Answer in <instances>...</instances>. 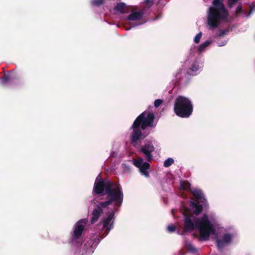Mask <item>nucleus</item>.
<instances>
[{
    "instance_id": "f03ea898",
    "label": "nucleus",
    "mask_w": 255,
    "mask_h": 255,
    "mask_svg": "<svg viewBox=\"0 0 255 255\" xmlns=\"http://www.w3.org/2000/svg\"><path fill=\"white\" fill-rule=\"evenodd\" d=\"M193 213L195 215L188 214L187 209L185 208L183 213L184 229L182 233L178 231V234H183L185 232H191L197 229L201 241H207L210 235H215L216 229L219 227L217 218L213 216H208L206 214L199 218L197 217L198 214Z\"/></svg>"
},
{
    "instance_id": "dca6fc26",
    "label": "nucleus",
    "mask_w": 255,
    "mask_h": 255,
    "mask_svg": "<svg viewBox=\"0 0 255 255\" xmlns=\"http://www.w3.org/2000/svg\"><path fill=\"white\" fill-rule=\"evenodd\" d=\"M126 7V4L124 3L121 2L117 4L115 6L114 9L116 11H118L121 13H123L124 12L125 9Z\"/></svg>"
},
{
    "instance_id": "6e6552de",
    "label": "nucleus",
    "mask_w": 255,
    "mask_h": 255,
    "mask_svg": "<svg viewBox=\"0 0 255 255\" xmlns=\"http://www.w3.org/2000/svg\"><path fill=\"white\" fill-rule=\"evenodd\" d=\"M220 230V233L216 236V242L218 248L221 249L232 243L235 234L227 231L223 228H221Z\"/></svg>"
},
{
    "instance_id": "6ab92c4d",
    "label": "nucleus",
    "mask_w": 255,
    "mask_h": 255,
    "mask_svg": "<svg viewBox=\"0 0 255 255\" xmlns=\"http://www.w3.org/2000/svg\"><path fill=\"white\" fill-rule=\"evenodd\" d=\"M174 162V160L172 158H168L166 159L164 162V166L165 167H169Z\"/></svg>"
},
{
    "instance_id": "393cba45",
    "label": "nucleus",
    "mask_w": 255,
    "mask_h": 255,
    "mask_svg": "<svg viewBox=\"0 0 255 255\" xmlns=\"http://www.w3.org/2000/svg\"><path fill=\"white\" fill-rule=\"evenodd\" d=\"M227 43V40H224L223 41H222L221 42H218V45L219 46H225Z\"/></svg>"
},
{
    "instance_id": "20e7f679",
    "label": "nucleus",
    "mask_w": 255,
    "mask_h": 255,
    "mask_svg": "<svg viewBox=\"0 0 255 255\" xmlns=\"http://www.w3.org/2000/svg\"><path fill=\"white\" fill-rule=\"evenodd\" d=\"M154 119V114L151 112H143L138 116L132 126V131L130 136L131 144L138 149L140 146V140L144 137L141 130L146 127L152 126Z\"/></svg>"
},
{
    "instance_id": "412c9836",
    "label": "nucleus",
    "mask_w": 255,
    "mask_h": 255,
    "mask_svg": "<svg viewBox=\"0 0 255 255\" xmlns=\"http://www.w3.org/2000/svg\"><path fill=\"white\" fill-rule=\"evenodd\" d=\"M202 33L201 32H199V33H198L196 36L195 37H194V41L196 43H198L199 42L201 38V37H202Z\"/></svg>"
},
{
    "instance_id": "aec40b11",
    "label": "nucleus",
    "mask_w": 255,
    "mask_h": 255,
    "mask_svg": "<svg viewBox=\"0 0 255 255\" xmlns=\"http://www.w3.org/2000/svg\"><path fill=\"white\" fill-rule=\"evenodd\" d=\"M240 0H228V6L230 8H232L236 3Z\"/></svg>"
},
{
    "instance_id": "39448f33",
    "label": "nucleus",
    "mask_w": 255,
    "mask_h": 255,
    "mask_svg": "<svg viewBox=\"0 0 255 255\" xmlns=\"http://www.w3.org/2000/svg\"><path fill=\"white\" fill-rule=\"evenodd\" d=\"M230 16L223 0H214L207 11V21L210 28L218 27L222 22L228 21Z\"/></svg>"
},
{
    "instance_id": "c85d7f7f",
    "label": "nucleus",
    "mask_w": 255,
    "mask_h": 255,
    "mask_svg": "<svg viewBox=\"0 0 255 255\" xmlns=\"http://www.w3.org/2000/svg\"><path fill=\"white\" fill-rule=\"evenodd\" d=\"M134 26H135V25H132V26H130V28H128L127 30H129L131 27H134Z\"/></svg>"
},
{
    "instance_id": "4be33fe9",
    "label": "nucleus",
    "mask_w": 255,
    "mask_h": 255,
    "mask_svg": "<svg viewBox=\"0 0 255 255\" xmlns=\"http://www.w3.org/2000/svg\"><path fill=\"white\" fill-rule=\"evenodd\" d=\"M190 186V184L188 182H181L180 183V188L183 190L187 189V188Z\"/></svg>"
},
{
    "instance_id": "bb28decb",
    "label": "nucleus",
    "mask_w": 255,
    "mask_h": 255,
    "mask_svg": "<svg viewBox=\"0 0 255 255\" xmlns=\"http://www.w3.org/2000/svg\"><path fill=\"white\" fill-rule=\"evenodd\" d=\"M144 2L148 6H151L152 4L151 0H144Z\"/></svg>"
},
{
    "instance_id": "7ed1b4c3",
    "label": "nucleus",
    "mask_w": 255,
    "mask_h": 255,
    "mask_svg": "<svg viewBox=\"0 0 255 255\" xmlns=\"http://www.w3.org/2000/svg\"><path fill=\"white\" fill-rule=\"evenodd\" d=\"M87 219L78 221L74 225L71 233L72 250L73 255H91L100 243L101 239L97 235H94L82 247L81 237L87 223Z\"/></svg>"
},
{
    "instance_id": "2eb2a0df",
    "label": "nucleus",
    "mask_w": 255,
    "mask_h": 255,
    "mask_svg": "<svg viewBox=\"0 0 255 255\" xmlns=\"http://www.w3.org/2000/svg\"><path fill=\"white\" fill-rule=\"evenodd\" d=\"M186 248L189 252L192 254L196 253L198 251V249L195 248L190 242L186 243Z\"/></svg>"
},
{
    "instance_id": "c756f323",
    "label": "nucleus",
    "mask_w": 255,
    "mask_h": 255,
    "mask_svg": "<svg viewBox=\"0 0 255 255\" xmlns=\"http://www.w3.org/2000/svg\"><path fill=\"white\" fill-rule=\"evenodd\" d=\"M172 214L174 215L173 210L172 211Z\"/></svg>"
},
{
    "instance_id": "9b49d317",
    "label": "nucleus",
    "mask_w": 255,
    "mask_h": 255,
    "mask_svg": "<svg viewBox=\"0 0 255 255\" xmlns=\"http://www.w3.org/2000/svg\"><path fill=\"white\" fill-rule=\"evenodd\" d=\"M250 6V11L247 12L246 10L243 8L242 3H240L235 10L236 15L238 17H249L252 12L255 10V4L253 3Z\"/></svg>"
},
{
    "instance_id": "0eeeda50",
    "label": "nucleus",
    "mask_w": 255,
    "mask_h": 255,
    "mask_svg": "<svg viewBox=\"0 0 255 255\" xmlns=\"http://www.w3.org/2000/svg\"><path fill=\"white\" fill-rule=\"evenodd\" d=\"M190 190L195 198L202 203L201 204H200L194 200H192L190 201V206L192 211L196 214H199L202 212L204 207L206 208L208 206L207 201L201 190L193 188L190 189Z\"/></svg>"
},
{
    "instance_id": "f8f14e48",
    "label": "nucleus",
    "mask_w": 255,
    "mask_h": 255,
    "mask_svg": "<svg viewBox=\"0 0 255 255\" xmlns=\"http://www.w3.org/2000/svg\"><path fill=\"white\" fill-rule=\"evenodd\" d=\"M202 67V62L199 59L196 60L191 64L188 72L190 75H196L201 70Z\"/></svg>"
},
{
    "instance_id": "1a4fd4ad",
    "label": "nucleus",
    "mask_w": 255,
    "mask_h": 255,
    "mask_svg": "<svg viewBox=\"0 0 255 255\" xmlns=\"http://www.w3.org/2000/svg\"><path fill=\"white\" fill-rule=\"evenodd\" d=\"M154 149L155 148L152 143L150 141H146L140 147V151L143 154L146 160L150 161L153 159L152 153L154 151Z\"/></svg>"
},
{
    "instance_id": "a211bd4d",
    "label": "nucleus",
    "mask_w": 255,
    "mask_h": 255,
    "mask_svg": "<svg viewBox=\"0 0 255 255\" xmlns=\"http://www.w3.org/2000/svg\"><path fill=\"white\" fill-rule=\"evenodd\" d=\"M10 79L9 75H4V76L0 79V83L1 84H5L7 83Z\"/></svg>"
},
{
    "instance_id": "7c9ffc66",
    "label": "nucleus",
    "mask_w": 255,
    "mask_h": 255,
    "mask_svg": "<svg viewBox=\"0 0 255 255\" xmlns=\"http://www.w3.org/2000/svg\"><path fill=\"white\" fill-rule=\"evenodd\" d=\"M142 23H140L139 24H137L136 25H139V24H141Z\"/></svg>"
},
{
    "instance_id": "9d476101",
    "label": "nucleus",
    "mask_w": 255,
    "mask_h": 255,
    "mask_svg": "<svg viewBox=\"0 0 255 255\" xmlns=\"http://www.w3.org/2000/svg\"><path fill=\"white\" fill-rule=\"evenodd\" d=\"M133 164L139 168L140 173L145 177H149L148 169L150 168L149 164L143 161L142 158H138L133 161Z\"/></svg>"
},
{
    "instance_id": "ddd939ff",
    "label": "nucleus",
    "mask_w": 255,
    "mask_h": 255,
    "mask_svg": "<svg viewBox=\"0 0 255 255\" xmlns=\"http://www.w3.org/2000/svg\"><path fill=\"white\" fill-rule=\"evenodd\" d=\"M143 16V12L142 10H132L128 15L127 19L129 21H139Z\"/></svg>"
},
{
    "instance_id": "a878e982",
    "label": "nucleus",
    "mask_w": 255,
    "mask_h": 255,
    "mask_svg": "<svg viewBox=\"0 0 255 255\" xmlns=\"http://www.w3.org/2000/svg\"><path fill=\"white\" fill-rule=\"evenodd\" d=\"M228 31L227 30H223L219 33L218 36L219 37L222 36L223 35L226 34L228 33Z\"/></svg>"
},
{
    "instance_id": "423d86ee",
    "label": "nucleus",
    "mask_w": 255,
    "mask_h": 255,
    "mask_svg": "<svg viewBox=\"0 0 255 255\" xmlns=\"http://www.w3.org/2000/svg\"><path fill=\"white\" fill-rule=\"evenodd\" d=\"M174 110L177 116L188 118L193 112V105L189 99L180 96L175 101Z\"/></svg>"
},
{
    "instance_id": "f257e3e1",
    "label": "nucleus",
    "mask_w": 255,
    "mask_h": 255,
    "mask_svg": "<svg viewBox=\"0 0 255 255\" xmlns=\"http://www.w3.org/2000/svg\"><path fill=\"white\" fill-rule=\"evenodd\" d=\"M105 191L108 200L98 203L93 209L91 223L94 224L104 212L107 216L102 218L103 228L107 236L113 228L114 216L118 208L122 204L124 195L120 185L108 180H103L100 175L97 177L93 188L94 195L102 194Z\"/></svg>"
},
{
    "instance_id": "5701e85b",
    "label": "nucleus",
    "mask_w": 255,
    "mask_h": 255,
    "mask_svg": "<svg viewBox=\"0 0 255 255\" xmlns=\"http://www.w3.org/2000/svg\"><path fill=\"white\" fill-rule=\"evenodd\" d=\"M176 228V226L172 225H169L167 228L168 231L170 233L174 232Z\"/></svg>"
},
{
    "instance_id": "f3484780",
    "label": "nucleus",
    "mask_w": 255,
    "mask_h": 255,
    "mask_svg": "<svg viewBox=\"0 0 255 255\" xmlns=\"http://www.w3.org/2000/svg\"><path fill=\"white\" fill-rule=\"evenodd\" d=\"M105 2V0H91V2L94 6H99L102 5Z\"/></svg>"
},
{
    "instance_id": "4468645a",
    "label": "nucleus",
    "mask_w": 255,
    "mask_h": 255,
    "mask_svg": "<svg viewBox=\"0 0 255 255\" xmlns=\"http://www.w3.org/2000/svg\"><path fill=\"white\" fill-rule=\"evenodd\" d=\"M212 43L211 40H207L198 47L197 51L199 53H201L205 51L207 47Z\"/></svg>"
},
{
    "instance_id": "b1692460",
    "label": "nucleus",
    "mask_w": 255,
    "mask_h": 255,
    "mask_svg": "<svg viewBox=\"0 0 255 255\" xmlns=\"http://www.w3.org/2000/svg\"><path fill=\"white\" fill-rule=\"evenodd\" d=\"M162 100L161 99H157L155 100L154 102V107L156 108L158 107L162 103Z\"/></svg>"
},
{
    "instance_id": "cd10ccee",
    "label": "nucleus",
    "mask_w": 255,
    "mask_h": 255,
    "mask_svg": "<svg viewBox=\"0 0 255 255\" xmlns=\"http://www.w3.org/2000/svg\"><path fill=\"white\" fill-rule=\"evenodd\" d=\"M176 78L177 79H180V78H181V76H180V73H179V72H178V73L176 75Z\"/></svg>"
}]
</instances>
